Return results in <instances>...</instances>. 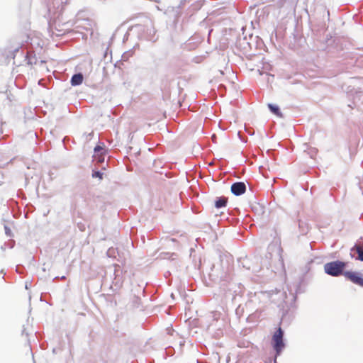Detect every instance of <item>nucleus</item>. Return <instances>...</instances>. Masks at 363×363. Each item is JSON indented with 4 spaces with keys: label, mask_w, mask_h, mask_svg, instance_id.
I'll use <instances>...</instances> for the list:
<instances>
[{
    "label": "nucleus",
    "mask_w": 363,
    "mask_h": 363,
    "mask_svg": "<svg viewBox=\"0 0 363 363\" xmlns=\"http://www.w3.org/2000/svg\"><path fill=\"white\" fill-rule=\"evenodd\" d=\"M358 254V259L360 261H363V249L360 245H356L354 247Z\"/></svg>",
    "instance_id": "nucleus-10"
},
{
    "label": "nucleus",
    "mask_w": 363,
    "mask_h": 363,
    "mask_svg": "<svg viewBox=\"0 0 363 363\" xmlns=\"http://www.w3.org/2000/svg\"><path fill=\"white\" fill-rule=\"evenodd\" d=\"M1 126H2V123L0 122V134L3 133V130L1 129Z\"/></svg>",
    "instance_id": "nucleus-12"
},
{
    "label": "nucleus",
    "mask_w": 363,
    "mask_h": 363,
    "mask_svg": "<svg viewBox=\"0 0 363 363\" xmlns=\"http://www.w3.org/2000/svg\"><path fill=\"white\" fill-rule=\"evenodd\" d=\"M230 189L233 194L240 196L245 192L246 186L245 183H233Z\"/></svg>",
    "instance_id": "nucleus-6"
},
{
    "label": "nucleus",
    "mask_w": 363,
    "mask_h": 363,
    "mask_svg": "<svg viewBox=\"0 0 363 363\" xmlns=\"http://www.w3.org/2000/svg\"><path fill=\"white\" fill-rule=\"evenodd\" d=\"M160 174H161V175L164 174V177H161V178L160 179L161 181H162V182L165 181V180H166V178H170V177H169V176H168V173H167V172H164V173L161 172V173H160Z\"/></svg>",
    "instance_id": "nucleus-11"
},
{
    "label": "nucleus",
    "mask_w": 363,
    "mask_h": 363,
    "mask_svg": "<svg viewBox=\"0 0 363 363\" xmlns=\"http://www.w3.org/2000/svg\"><path fill=\"white\" fill-rule=\"evenodd\" d=\"M268 107L270 109V111L276 116H279V117L282 116V114L277 106L269 104Z\"/></svg>",
    "instance_id": "nucleus-9"
},
{
    "label": "nucleus",
    "mask_w": 363,
    "mask_h": 363,
    "mask_svg": "<svg viewBox=\"0 0 363 363\" xmlns=\"http://www.w3.org/2000/svg\"><path fill=\"white\" fill-rule=\"evenodd\" d=\"M109 172L107 171L105 167H102L100 169H94L92 171L91 177L93 179L96 180H109Z\"/></svg>",
    "instance_id": "nucleus-4"
},
{
    "label": "nucleus",
    "mask_w": 363,
    "mask_h": 363,
    "mask_svg": "<svg viewBox=\"0 0 363 363\" xmlns=\"http://www.w3.org/2000/svg\"><path fill=\"white\" fill-rule=\"evenodd\" d=\"M83 75L80 73L74 74L71 79V84L72 86H77L82 83Z\"/></svg>",
    "instance_id": "nucleus-7"
},
{
    "label": "nucleus",
    "mask_w": 363,
    "mask_h": 363,
    "mask_svg": "<svg viewBox=\"0 0 363 363\" xmlns=\"http://www.w3.org/2000/svg\"><path fill=\"white\" fill-rule=\"evenodd\" d=\"M345 265L342 262H331L325 264L324 269L328 274L337 277L342 274Z\"/></svg>",
    "instance_id": "nucleus-1"
},
{
    "label": "nucleus",
    "mask_w": 363,
    "mask_h": 363,
    "mask_svg": "<svg viewBox=\"0 0 363 363\" xmlns=\"http://www.w3.org/2000/svg\"><path fill=\"white\" fill-rule=\"evenodd\" d=\"M283 331L281 328L274 333L272 337L273 347L276 351L277 355L280 354L283 348L284 347V343L283 342Z\"/></svg>",
    "instance_id": "nucleus-2"
},
{
    "label": "nucleus",
    "mask_w": 363,
    "mask_h": 363,
    "mask_svg": "<svg viewBox=\"0 0 363 363\" xmlns=\"http://www.w3.org/2000/svg\"><path fill=\"white\" fill-rule=\"evenodd\" d=\"M228 203V198L221 196L219 198H217V199L215 201V206L217 208H222L226 206Z\"/></svg>",
    "instance_id": "nucleus-8"
},
{
    "label": "nucleus",
    "mask_w": 363,
    "mask_h": 363,
    "mask_svg": "<svg viewBox=\"0 0 363 363\" xmlns=\"http://www.w3.org/2000/svg\"><path fill=\"white\" fill-rule=\"evenodd\" d=\"M344 275L352 283L363 287V277L360 273L356 272H345Z\"/></svg>",
    "instance_id": "nucleus-5"
},
{
    "label": "nucleus",
    "mask_w": 363,
    "mask_h": 363,
    "mask_svg": "<svg viewBox=\"0 0 363 363\" xmlns=\"http://www.w3.org/2000/svg\"><path fill=\"white\" fill-rule=\"evenodd\" d=\"M106 153L107 150L103 143L96 145L94 150L93 162H96L97 164L103 163Z\"/></svg>",
    "instance_id": "nucleus-3"
}]
</instances>
